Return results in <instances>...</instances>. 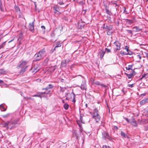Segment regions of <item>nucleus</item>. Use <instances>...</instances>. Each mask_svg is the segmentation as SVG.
<instances>
[{
	"label": "nucleus",
	"mask_w": 148,
	"mask_h": 148,
	"mask_svg": "<svg viewBox=\"0 0 148 148\" xmlns=\"http://www.w3.org/2000/svg\"><path fill=\"white\" fill-rule=\"evenodd\" d=\"M71 1H75V0H71Z\"/></svg>",
	"instance_id": "obj_63"
},
{
	"label": "nucleus",
	"mask_w": 148,
	"mask_h": 148,
	"mask_svg": "<svg viewBox=\"0 0 148 148\" xmlns=\"http://www.w3.org/2000/svg\"><path fill=\"white\" fill-rule=\"evenodd\" d=\"M78 125H79V127L81 129V125L80 124L78 123Z\"/></svg>",
	"instance_id": "obj_53"
},
{
	"label": "nucleus",
	"mask_w": 148,
	"mask_h": 148,
	"mask_svg": "<svg viewBox=\"0 0 148 148\" xmlns=\"http://www.w3.org/2000/svg\"><path fill=\"white\" fill-rule=\"evenodd\" d=\"M141 57L139 55H137L136 57L135 58L137 61L139 62L141 60Z\"/></svg>",
	"instance_id": "obj_20"
},
{
	"label": "nucleus",
	"mask_w": 148,
	"mask_h": 148,
	"mask_svg": "<svg viewBox=\"0 0 148 148\" xmlns=\"http://www.w3.org/2000/svg\"><path fill=\"white\" fill-rule=\"evenodd\" d=\"M127 22L130 24H132L133 23V21L131 20L127 19Z\"/></svg>",
	"instance_id": "obj_41"
},
{
	"label": "nucleus",
	"mask_w": 148,
	"mask_h": 148,
	"mask_svg": "<svg viewBox=\"0 0 148 148\" xmlns=\"http://www.w3.org/2000/svg\"><path fill=\"white\" fill-rule=\"evenodd\" d=\"M106 13L109 15H112V13L111 12V11L107 8V6H106Z\"/></svg>",
	"instance_id": "obj_21"
},
{
	"label": "nucleus",
	"mask_w": 148,
	"mask_h": 148,
	"mask_svg": "<svg viewBox=\"0 0 148 148\" xmlns=\"http://www.w3.org/2000/svg\"><path fill=\"white\" fill-rule=\"evenodd\" d=\"M60 90L62 92H64V91L65 89H66V88L65 87L63 88L61 87H60Z\"/></svg>",
	"instance_id": "obj_33"
},
{
	"label": "nucleus",
	"mask_w": 148,
	"mask_h": 148,
	"mask_svg": "<svg viewBox=\"0 0 148 148\" xmlns=\"http://www.w3.org/2000/svg\"><path fill=\"white\" fill-rule=\"evenodd\" d=\"M105 52L104 51L101 50L99 51L98 53V56L100 58H101L103 57L104 55L105 54Z\"/></svg>",
	"instance_id": "obj_11"
},
{
	"label": "nucleus",
	"mask_w": 148,
	"mask_h": 148,
	"mask_svg": "<svg viewBox=\"0 0 148 148\" xmlns=\"http://www.w3.org/2000/svg\"><path fill=\"white\" fill-rule=\"evenodd\" d=\"M103 148H110V147L106 145H103Z\"/></svg>",
	"instance_id": "obj_40"
},
{
	"label": "nucleus",
	"mask_w": 148,
	"mask_h": 148,
	"mask_svg": "<svg viewBox=\"0 0 148 148\" xmlns=\"http://www.w3.org/2000/svg\"><path fill=\"white\" fill-rule=\"evenodd\" d=\"M53 22L54 23H56V20L54 19L53 20Z\"/></svg>",
	"instance_id": "obj_56"
},
{
	"label": "nucleus",
	"mask_w": 148,
	"mask_h": 148,
	"mask_svg": "<svg viewBox=\"0 0 148 148\" xmlns=\"http://www.w3.org/2000/svg\"><path fill=\"white\" fill-rule=\"evenodd\" d=\"M3 82V81L1 80H0V84Z\"/></svg>",
	"instance_id": "obj_57"
},
{
	"label": "nucleus",
	"mask_w": 148,
	"mask_h": 148,
	"mask_svg": "<svg viewBox=\"0 0 148 148\" xmlns=\"http://www.w3.org/2000/svg\"><path fill=\"white\" fill-rule=\"evenodd\" d=\"M14 8L16 12H20V10L18 6H17L16 5H15V6H14Z\"/></svg>",
	"instance_id": "obj_27"
},
{
	"label": "nucleus",
	"mask_w": 148,
	"mask_h": 148,
	"mask_svg": "<svg viewBox=\"0 0 148 148\" xmlns=\"http://www.w3.org/2000/svg\"><path fill=\"white\" fill-rule=\"evenodd\" d=\"M49 92V90L48 92H42V94H48Z\"/></svg>",
	"instance_id": "obj_47"
},
{
	"label": "nucleus",
	"mask_w": 148,
	"mask_h": 148,
	"mask_svg": "<svg viewBox=\"0 0 148 148\" xmlns=\"http://www.w3.org/2000/svg\"><path fill=\"white\" fill-rule=\"evenodd\" d=\"M69 62V60H64L62 61L61 62V65L63 66H65Z\"/></svg>",
	"instance_id": "obj_9"
},
{
	"label": "nucleus",
	"mask_w": 148,
	"mask_h": 148,
	"mask_svg": "<svg viewBox=\"0 0 148 148\" xmlns=\"http://www.w3.org/2000/svg\"><path fill=\"white\" fill-rule=\"evenodd\" d=\"M124 119L127 121L128 123H130V121L127 118H124Z\"/></svg>",
	"instance_id": "obj_46"
},
{
	"label": "nucleus",
	"mask_w": 148,
	"mask_h": 148,
	"mask_svg": "<svg viewBox=\"0 0 148 148\" xmlns=\"http://www.w3.org/2000/svg\"><path fill=\"white\" fill-rule=\"evenodd\" d=\"M34 4H35V8H36V6H37V5L36 4V2H34Z\"/></svg>",
	"instance_id": "obj_55"
},
{
	"label": "nucleus",
	"mask_w": 148,
	"mask_h": 148,
	"mask_svg": "<svg viewBox=\"0 0 148 148\" xmlns=\"http://www.w3.org/2000/svg\"><path fill=\"white\" fill-rule=\"evenodd\" d=\"M148 103V98H147L143 100L140 102L141 105H144Z\"/></svg>",
	"instance_id": "obj_14"
},
{
	"label": "nucleus",
	"mask_w": 148,
	"mask_h": 148,
	"mask_svg": "<svg viewBox=\"0 0 148 148\" xmlns=\"http://www.w3.org/2000/svg\"><path fill=\"white\" fill-rule=\"evenodd\" d=\"M79 4L82 5L84 4V3L82 1H80L79 2Z\"/></svg>",
	"instance_id": "obj_50"
},
{
	"label": "nucleus",
	"mask_w": 148,
	"mask_h": 148,
	"mask_svg": "<svg viewBox=\"0 0 148 148\" xmlns=\"http://www.w3.org/2000/svg\"><path fill=\"white\" fill-rule=\"evenodd\" d=\"M133 31L135 32H139L141 30V29L139 28L138 27H134L133 28Z\"/></svg>",
	"instance_id": "obj_18"
},
{
	"label": "nucleus",
	"mask_w": 148,
	"mask_h": 148,
	"mask_svg": "<svg viewBox=\"0 0 148 148\" xmlns=\"http://www.w3.org/2000/svg\"><path fill=\"white\" fill-rule=\"evenodd\" d=\"M134 70H133V72L132 73L130 74H126V75L127 77H128V79H130L132 77H133L134 75Z\"/></svg>",
	"instance_id": "obj_19"
},
{
	"label": "nucleus",
	"mask_w": 148,
	"mask_h": 148,
	"mask_svg": "<svg viewBox=\"0 0 148 148\" xmlns=\"http://www.w3.org/2000/svg\"><path fill=\"white\" fill-rule=\"evenodd\" d=\"M64 107L65 109L67 110L69 107V105L66 103H65L64 105Z\"/></svg>",
	"instance_id": "obj_28"
},
{
	"label": "nucleus",
	"mask_w": 148,
	"mask_h": 148,
	"mask_svg": "<svg viewBox=\"0 0 148 148\" xmlns=\"http://www.w3.org/2000/svg\"><path fill=\"white\" fill-rule=\"evenodd\" d=\"M92 116V118L95 119L96 122H99L100 120V116L98 113V110L96 108H95L92 113L90 112Z\"/></svg>",
	"instance_id": "obj_4"
},
{
	"label": "nucleus",
	"mask_w": 148,
	"mask_h": 148,
	"mask_svg": "<svg viewBox=\"0 0 148 148\" xmlns=\"http://www.w3.org/2000/svg\"><path fill=\"white\" fill-rule=\"evenodd\" d=\"M86 106V107H87V104H86V105H85Z\"/></svg>",
	"instance_id": "obj_62"
},
{
	"label": "nucleus",
	"mask_w": 148,
	"mask_h": 148,
	"mask_svg": "<svg viewBox=\"0 0 148 148\" xmlns=\"http://www.w3.org/2000/svg\"><path fill=\"white\" fill-rule=\"evenodd\" d=\"M96 84L98 85H101L102 87L105 88L106 89L107 88V87L106 86L102 84H101L99 82H97Z\"/></svg>",
	"instance_id": "obj_26"
},
{
	"label": "nucleus",
	"mask_w": 148,
	"mask_h": 148,
	"mask_svg": "<svg viewBox=\"0 0 148 148\" xmlns=\"http://www.w3.org/2000/svg\"><path fill=\"white\" fill-rule=\"evenodd\" d=\"M5 42H4L0 46V49L3 48L5 45Z\"/></svg>",
	"instance_id": "obj_32"
},
{
	"label": "nucleus",
	"mask_w": 148,
	"mask_h": 148,
	"mask_svg": "<svg viewBox=\"0 0 148 148\" xmlns=\"http://www.w3.org/2000/svg\"><path fill=\"white\" fill-rule=\"evenodd\" d=\"M81 88L82 89H86V87L85 86L83 85H81Z\"/></svg>",
	"instance_id": "obj_35"
},
{
	"label": "nucleus",
	"mask_w": 148,
	"mask_h": 148,
	"mask_svg": "<svg viewBox=\"0 0 148 148\" xmlns=\"http://www.w3.org/2000/svg\"><path fill=\"white\" fill-rule=\"evenodd\" d=\"M10 115V114L8 113L5 115H3V117L4 118H7Z\"/></svg>",
	"instance_id": "obj_31"
},
{
	"label": "nucleus",
	"mask_w": 148,
	"mask_h": 148,
	"mask_svg": "<svg viewBox=\"0 0 148 148\" xmlns=\"http://www.w3.org/2000/svg\"><path fill=\"white\" fill-rule=\"evenodd\" d=\"M121 135L123 138H126V137H127V135L122 131H121Z\"/></svg>",
	"instance_id": "obj_25"
},
{
	"label": "nucleus",
	"mask_w": 148,
	"mask_h": 148,
	"mask_svg": "<svg viewBox=\"0 0 148 148\" xmlns=\"http://www.w3.org/2000/svg\"><path fill=\"white\" fill-rule=\"evenodd\" d=\"M73 136H75L77 138V133L76 130H74L73 132Z\"/></svg>",
	"instance_id": "obj_30"
},
{
	"label": "nucleus",
	"mask_w": 148,
	"mask_h": 148,
	"mask_svg": "<svg viewBox=\"0 0 148 148\" xmlns=\"http://www.w3.org/2000/svg\"><path fill=\"white\" fill-rule=\"evenodd\" d=\"M28 61L26 60H21V64L17 66L18 69L20 67L22 68L20 71V73H23L26 71V69L28 66Z\"/></svg>",
	"instance_id": "obj_3"
},
{
	"label": "nucleus",
	"mask_w": 148,
	"mask_h": 148,
	"mask_svg": "<svg viewBox=\"0 0 148 148\" xmlns=\"http://www.w3.org/2000/svg\"><path fill=\"white\" fill-rule=\"evenodd\" d=\"M49 88H52L53 87V86L51 84H49Z\"/></svg>",
	"instance_id": "obj_43"
},
{
	"label": "nucleus",
	"mask_w": 148,
	"mask_h": 148,
	"mask_svg": "<svg viewBox=\"0 0 148 148\" xmlns=\"http://www.w3.org/2000/svg\"><path fill=\"white\" fill-rule=\"evenodd\" d=\"M107 34L108 35H110L111 34V33L110 32H107Z\"/></svg>",
	"instance_id": "obj_49"
},
{
	"label": "nucleus",
	"mask_w": 148,
	"mask_h": 148,
	"mask_svg": "<svg viewBox=\"0 0 148 148\" xmlns=\"http://www.w3.org/2000/svg\"><path fill=\"white\" fill-rule=\"evenodd\" d=\"M120 53L122 55H131L132 54V52L131 51H130V52H129V53H126L123 51H121L120 52Z\"/></svg>",
	"instance_id": "obj_15"
},
{
	"label": "nucleus",
	"mask_w": 148,
	"mask_h": 148,
	"mask_svg": "<svg viewBox=\"0 0 148 148\" xmlns=\"http://www.w3.org/2000/svg\"><path fill=\"white\" fill-rule=\"evenodd\" d=\"M53 10L56 12H59L60 10V7L57 5L53 7Z\"/></svg>",
	"instance_id": "obj_16"
},
{
	"label": "nucleus",
	"mask_w": 148,
	"mask_h": 148,
	"mask_svg": "<svg viewBox=\"0 0 148 148\" xmlns=\"http://www.w3.org/2000/svg\"><path fill=\"white\" fill-rule=\"evenodd\" d=\"M113 128L115 130H117L118 129V127L116 126H114L113 127Z\"/></svg>",
	"instance_id": "obj_44"
},
{
	"label": "nucleus",
	"mask_w": 148,
	"mask_h": 148,
	"mask_svg": "<svg viewBox=\"0 0 148 148\" xmlns=\"http://www.w3.org/2000/svg\"><path fill=\"white\" fill-rule=\"evenodd\" d=\"M18 121V120H15L5 122L3 123V127H6L7 130H12L15 128V125L17 124Z\"/></svg>",
	"instance_id": "obj_1"
},
{
	"label": "nucleus",
	"mask_w": 148,
	"mask_h": 148,
	"mask_svg": "<svg viewBox=\"0 0 148 148\" xmlns=\"http://www.w3.org/2000/svg\"><path fill=\"white\" fill-rule=\"evenodd\" d=\"M75 98H73V101H72V102H75Z\"/></svg>",
	"instance_id": "obj_52"
},
{
	"label": "nucleus",
	"mask_w": 148,
	"mask_h": 148,
	"mask_svg": "<svg viewBox=\"0 0 148 148\" xmlns=\"http://www.w3.org/2000/svg\"><path fill=\"white\" fill-rule=\"evenodd\" d=\"M13 40H14V39H13V40H11V41H9L8 42L9 43V42H11Z\"/></svg>",
	"instance_id": "obj_59"
},
{
	"label": "nucleus",
	"mask_w": 148,
	"mask_h": 148,
	"mask_svg": "<svg viewBox=\"0 0 148 148\" xmlns=\"http://www.w3.org/2000/svg\"><path fill=\"white\" fill-rule=\"evenodd\" d=\"M31 99V98L29 97V98H27V99Z\"/></svg>",
	"instance_id": "obj_61"
},
{
	"label": "nucleus",
	"mask_w": 148,
	"mask_h": 148,
	"mask_svg": "<svg viewBox=\"0 0 148 148\" xmlns=\"http://www.w3.org/2000/svg\"><path fill=\"white\" fill-rule=\"evenodd\" d=\"M2 4L1 3V1H0V8H1V10L2 11H3V10L2 9Z\"/></svg>",
	"instance_id": "obj_38"
},
{
	"label": "nucleus",
	"mask_w": 148,
	"mask_h": 148,
	"mask_svg": "<svg viewBox=\"0 0 148 148\" xmlns=\"http://www.w3.org/2000/svg\"><path fill=\"white\" fill-rule=\"evenodd\" d=\"M113 4H115L116 6H118V5L117 4L115 3H114Z\"/></svg>",
	"instance_id": "obj_54"
},
{
	"label": "nucleus",
	"mask_w": 148,
	"mask_h": 148,
	"mask_svg": "<svg viewBox=\"0 0 148 148\" xmlns=\"http://www.w3.org/2000/svg\"><path fill=\"white\" fill-rule=\"evenodd\" d=\"M133 65V64H131L127 66H126V69L127 70H132V67Z\"/></svg>",
	"instance_id": "obj_22"
},
{
	"label": "nucleus",
	"mask_w": 148,
	"mask_h": 148,
	"mask_svg": "<svg viewBox=\"0 0 148 148\" xmlns=\"http://www.w3.org/2000/svg\"><path fill=\"white\" fill-rule=\"evenodd\" d=\"M147 74H143V75L142 76V77L141 78V79H140V80H141L143 78H144V77H146V76L147 75Z\"/></svg>",
	"instance_id": "obj_37"
},
{
	"label": "nucleus",
	"mask_w": 148,
	"mask_h": 148,
	"mask_svg": "<svg viewBox=\"0 0 148 148\" xmlns=\"http://www.w3.org/2000/svg\"><path fill=\"white\" fill-rule=\"evenodd\" d=\"M49 88H47V87L46 88H45V89H44L43 88V89L44 90V89H45L46 90H47Z\"/></svg>",
	"instance_id": "obj_58"
},
{
	"label": "nucleus",
	"mask_w": 148,
	"mask_h": 148,
	"mask_svg": "<svg viewBox=\"0 0 148 148\" xmlns=\"http://www.w3.org/2000/svg\"><path fill=\"white\" fill-rule=\"evenodd\" d=\"M116 47V50H119L120 49L121 44L118 41H116L114 43Z\"/></svg>",
	"instance_id": "obj_10"
},
{
	"label": "nucleus",
	"mask_w": 148,
	"mask_h": 148,
	"mask_svg": "<svg viewBox=\"0 0 148 148\" xmlns=\"http://www.w3.org/2000/svg\"><path fill=\"white\" fill-rule=\"evenodd\" d=\"M103 138L104 139H106V138L109 139L110 136L106 132H104L102 133Z\"/></svg>",
	"instance_id": "obj_8"
},
{
	"label": "nucleus",
	"mask_w": 148,
	"mask_h": 148,
	"mask_svg": "<svg viewBox=\"0 0 148 148\" xmlns=\"http://www.w3.org/2000/svg\"><path fill=\"white\" fill-rule=\"evenodd\" d=\"M57 47H56L54 48L53 49V50H56V49Z\"/></svg>",
	"instance_id": "obj_60"
},
{
	"label": "nucleus",
	"mask_w": 148,
	"mask_h": 148,
	"mask_svg": "<svg viewBox=\"0 0 148 148\" xmlns=\"http://www.w3.org/2000/svg\"><path fill=\"white\" fill-rule=\"evenodd\" d=\"M105 50L106 51L107 53L111 51L110 49H108L107 48H106Z\"/></svg>",
	"instance_id": "obj_39"
},
{
	"label": "nucleus",
	"mask_w": 148,
	"mask_h": 148,
	"mask_svg": "<svg viewBox=\"0 0 148 148\" xmlns=\"http://www.w3.org/2000/svg\"><path fill=\"white\" fill-rule=\"evenodd\" d=\"M127 31L128 33H130L131 35H133L132 32L131 30H127Z\"/></svg>",
	"instance_id": "obj_36"
},
{
	"label": "nucleus",
	"mask_w": 148,
	"mask_h": 148,
	"mask_svg": "<svg viewBox=\"0 0 148 148\" xmlns=\"http://www.w3.org/2000/svg\"><path fill=\"white\" fill-rule=\"evenodd\" d=\"M31 70L32 71V72L34 73H35L37 72L39 70L38 65L37 64H35L34 66L32 67Z\"/></svg>",
	"instance_id": "obj_6"
},
{
	"label": "nucleus",
	"mask_w": 148,
	"mask_h": 148,
	"mask_svg": "<svg viewBox=\"0 0 148 148\" xmlns=\"http://www.w3.org/2000/svg\"><path fill=\"white\" fill-rule=\"evenodd\" d=\"M33 96V97H40L41 98V96L40 95H34Z\"/></svg>",
	"instance_id": "obj_45"
},
{
	"label": "nucleus",
	"mask_w": 148,
	"mask_h": 148,
	"mask_svg": "<svg viewBox=\"0 0 148 148\" xmlns=\"http://www.w3.org/2000/svg\"><path fill=\"white\" fill-rule=\"evenodd\" d=\"M125 49L126 50L127 52L128 53H129V52H130V51L129 50V47L127 46H125Z\"/></svg>",
	"instance_id": "obj_34"
},
{
	"label": "nucleus",
	"mask_w": 148,
	"mask_h": 148,
	"mask_svg": "<svg viewBox=\"0 0 148 148\" xmlns=\"http://www.w3.org/2000/svg\"><path fill=\"white\" fill-rule=\"evenodd\" d=\"M58 32V30L56 29L53 31L51 33V37H54L56 36V35H58L57 34V32Z\"/></svg>",
	"instance_id": "obj_12"
},
{
	"label": "nucleus",
	"mask_w": 148,
	"mask_h": 148,
	"mask_svg": "<svg viewBox=\"0 0 148 148\" xmlns=\"http://www.w3.org/2000/svg\"><path fill=\"white\" fill-rule=\"evenodd\" d=\"M59 3L60 5H62L64 4L63 2H59Z\"/></svg>",
	"instance_id": "obj_51"
},
{
	"label": "nucleus",
	"mask_w": 148,
	"mask_h": 148,
	"mask_svg": "<svg viewBox=\"0 0 148 148\" xmlns=\"http://www.w3.org/2000/svg\"><path fill=\"white\" fill-rule=\"evenodd\" d=\"M125 9L124 10V11L125 12Z\"/></svg>",
	"instance_id": "obj_64"
},
{
	"label": "nucleus",
	"mask_w": 148,
	"mask_h": 148,
	"mask_svg": "<svg viewBox=\"0 0 148 148\" xmlns=\"http://www.w3.org/2000/svg\"><path fill=\"white\" fill-rule=\"evenodd\" d=\"M46 55V51L45 49L41 50L36 53L34 56V61H37L43 58Z\"/></svg>",
	"instance_id": "obj_2"
},
{
	"label": "nucleus",
	"mask_w": 148,
	"mask_h": 148,
	"mask_svg": "<svg viewBox=\"0 0 148 148\" xmlns=\"http://www.w3.org/2000/svg\"><path fill=\"white\" fill-rule=\"evenodd\" d=\"M133 85H134L133 84H128L127 86H128L129 87H130L131 88H132L133 87Z\"/></svg>",
	"instance_id": "obj_42"
},
{
	"label": "nucleus",
	"mask_w": 148,
	"mask_h": 148,
	"mask_svg": "<svg viewBox=\"0 0 148 148\" xmlns=\"http://www.w3.org/2000/svg\"><path fill=\"white\" fill-rule=\"evenodd\" d=\"M66 99L69 100L71 98H74L75 97V95L73 92L71 93H68L66 94Z\"/></svg>",
	"instance_id": "obj_5"
},
{
	"label": "nucleus",
	"mask_w": 148,
	"mask_h": 148,
	"mask_svg": "<svg viewBox=\"0 0 148 148\" xmlns=\"http://www.w3.org/2000/svg\"><path fill=\"white\" fill-rule=\"evenodd\" d=\"M104 26L103 27V29H105L106 30L110 31L112 29V27L110 25H106L105 24H103Z\"/></svg>",
	"instance_id": "obj_7"
},
{
	"label": "nucleus",
	"mask_w": 148,
	"mask_h": 148,
	"mask_svg": "<svg viewBox=\"0 0 148 148\" xmlns=\"http://www.w3.org/2000/svg\"><path fill=\"white\" fill-rule=\"evenodd\" d=\"M0 109L2 111H5L6 110V109L2 105H0Z\"/></svg>",
	"instance_id": "obj_23"
},
{
	"label": "nucleus",
	"mask_w": 148,
	"mask_h": 148,
	"mask_svg": "<svg viewBox=\"0 0 148 148\" xmlns=\"http://www.w3.org/2000/svg\"><path fill=\"white\" fill-rule=\"evenodd\" d=\"M34 21L35 20H34L33 22H32V23H29V29L31 31L33 30L34 29Z\"/></svg>",
	"instance_id": "obj_13"
},
{
	"label": "nucleus",
	"mask_w": 148,
	"mask_h": 148,
	"mask_svg": "<svg viewBox=\"0 0 148 148\" xmlns=\"http://www.w3.org/2000/svg\"><path fill=\"white\" fill-rule=\"evenodd\" d=\"M6 72L3 69H1L0 70V75H3L6 74Z\"/></svg>",
	"instance_id": "obj_24"
},
{
	"label": "nucleus",
	"mask_w": 148,
	"mask_h": 148,
	"mask_svg": "<svg viewBox=\"0 0 148 148\" xmlns=\"http://www.w3.org/2000/svg\"><path fill=\"white\" fill-rule=\"evenodd\" d=\"M130 123L132 125L135 127H137V125L136 121L134 119L132 120Z\"/></svg>",
	"instance_id": "obj_17"
},
{
	"label": "nucleus",
	"mask_w": 148,
	"mask_h": 148,
	"mask_svg": "<svg viewBox=\"0 0 148 148\" xmlns=\"http://www.w3.org/2000/svg\"><path fill=\"white\" fill-rule=\"evenodd\" d=\"M41 27L42 29H44V30H45V27L43 25L41 26Z\"/></svg>",
	"instance_id": "obj_48"
},
{
	"label": "nucleus",
	"mask_w": 148,
	"mask_h": 148,
	"mask_svg": "<svg viewBox=\"0 0 148 148\" xmlns=\"http://www.w3.org/2000/svg\"><path fill=\"white\" fill-rule=\"evenodd\" d=\"M61 46V43H60L59 42H58L56 44V47H60Z\"/></svg>",
	"instance_id": "obj_29"
}]
</instances>
